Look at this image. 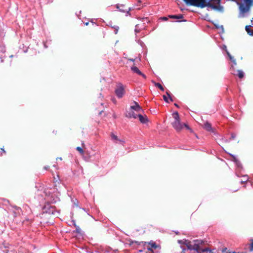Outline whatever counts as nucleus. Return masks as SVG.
<instances>
[{"label": "nucleus", "instance_id": "5701e85b", "mask_svg": "<svg viewBox=\"0 0 253 253\" xmlns=\"http://www.w3.org/2000/svg\"><path fill=\"white\" fill-rule=\"evenodd\" d=\"M163 98L165 102H169L168 97L166 95H163Z\"/></svg>", "mask_w": 253, "mask_h": 253}, {"label": "nucleus", "instance_id": "f704fd0d", "mask_svg": "<svg viewBox=\"0 0 253 253\" xmlns=\"http://www.w3.org/2000/svg\"><path fill=\"white\" fill-rule=\"evenodd\" d=\"M131 61H134V59H131Z\"/></svg>", "mask_w": 253, "mask_h": 253}, {"label": "nucleus", "instance_id": "f8f14e48", "mask_svg": "<svg viewBox=\"0 0 253 253\" xmlns=\"http://www.w3.org/2000/svg\"><path fill=\"white\" fill-rule=\"evenodd\" d=\"M204 127L205 129H206L207 130H208L209 131H211L212 130V127H211V125L208 122L204 124Z\"/></svg>", "mask_w": 253, "mask_h": 253}, {"label": "nucleus", "instance_id": "c85d7f7f", "mask_svg": "<svg viewBox=\"0 0 253 253\" xmlns=\"http://www.w3.org/2000/svg\"><path fill=\"white\" fill-rule=\"evenodd\" d=\"M76 230H77V232L80 233V229L79 228V227L76 229Z\"/></svg>", "mask_w": 253, "mask_h": 253}, {"label": "nucleus", "instance_id": "4be33fe9", "mask_svg": "<svg viewBox=\"0 0 253 253\" xmlns=\"http://www.w3.org/2000/svg\"><path fill=\"white\" fill-rule=\"evenodd\" d=\"M166 93H167V95H168V97L169 98L170 100L171 101H172V98H171V96H170V92H169V91H167L166 92Z\"/></svg>", "mask_w": 253, "mask_h": 253}, {"label": "nucleus", "instance_id": "0eeeda50", "mask_svg": "<svg viewBox=\"0 0 253 253\" xmlns=\"http://www.w3.org/2000/svg\"><path fill=\"white\" fill-rule=\"evenodd\" d=\"M5 52V46L2 44H0V62H2V58L4 57V53Z\"/></svg>", "mask_w": 253, "mask_h": 253}, {"label": "nucleus", "instance_id": "9b49d317", "mask_svg": "<svg viewBox=\"0 0 253 253\" xmlns=\"http://www.w3.org/2000/svg\"><path fill=\"white\" fill-rule=\"evenodd\" d=\"M148 244L149 246L147 247V249L149 251H153V249H155L158 247L155 242L153 241L148 243Z\"/></svg>", "mask_w": 253, "mask_h": 253}, {"label": "nucleus", "instance_id": "412c9836", "mask_svg": "<svg viewBox=\"0 0 253 253\" xmlns=\"http://www.w3.org/2000/svg\"><path fill=\"white\" fill-rule=\"evenodd\" d=\"M140 29L139 27V25H136L135 26V32L136 33H139L140 32Z\"/></svg>", "mask_w": 253, "mask_h": 253}, {"label": "nucleus", "instance_id": "72a5a7b5", "mask_svg": "<svg viewBox=\"0 0 253 253\" xmlns=\"http://www.w3.org/2000/svg\"><path fill=\"white\" fill-rule=\"evenodd\" d=\"M59 160H62L61 158H59Z\"/></svg>", "mask_w": 253, "mask_h": 253}, {"label": "nucleus", "instance_id": "b1692460", "mask_svg": "<svg viewBox=\"0 0 253 253\" xmlns=\"http://www.w3.org/2000/svg\"><path fill=\"white\" fill-rule=\"evenodd\" d=\"M2 153H5V151H4V150L3 148H0V156L2 155Z\"/></svg>", "mask_w": 253, "mask_h": 253}, {"label": "nucleus", "instance_id": "1a4fd4ad", "mask_svg": "<svg viewBox=\"0 0 253 253\" xmlns=\"http://www.w3.org/2000/svg\"><path fill=\"white\" fill-rule=\"evenodd\" d=\"M137 117L139 121L142 124H145L148 121V118L146 115L143 116L141 114H138Z\"/></svg>", "mask_w": 253, "mask_h": 253}, {"label": "nucleus", "instance_id": "473e14b6", "mask_svg": "<svg viewBox=\"0 0 253 253\" xmlns=\"http://www.w3.org/2000/svg\"><path fill=\"white\" fill-rule=\"evenodd\" d=\"M139 252H142V250H139Z\"/></svg>", "mask_w": 253, "mask_h": 253}, {"label": "nucleus", "instance_id": "39448f33", "mask_svg": "<svg viewBox=\"0 0 253 253\" xmlns=\"http://www.w3.org/2000/svg\"><path fill=\"white\" fill-rule=\"evenodd\" d=\"M134 105H132L130 107V109L133 111H135L136 112L139 113L143 111L141 107L139 106V105L136 102H134Z\"/></svg>", "mask_w": 253, "mask_h": 253}, {"label": "nucleus", "instance_id": "20e7f679", "mask_svg": "<svg viewBox=\"0 0 253 253\" xmlns=\"http://www.w3.org/2000/svg\"><path fill=\"white\" fill-rule=\"evenodd\" d=\"M172 126L177 131H180L183 128V124L180 122L179 120L174 121L172 123Z\"/></svg>", "mask_w": 253, "mask_h": 253}, {"label": "nucleus", "instance_id": "2f4dec72", "mask_svg": "<svg viewBox=\"0 0 253 253\" xmlns=\"http://www.w3.org/2000/svg\"><path fill=\"white\" fill-rule=\"evenodd\" d=\"M221 29H222V30H223V26H221Z\"/></svg>", "mask_w": 253, "mask_h": 253}, {"label": "nucleus", "instance_id": "aec40b11", "mask_svg": "<svg viewBox=\"0 0 253 253\" xmlns=\"http://www.w3.org/2000/svg\"><path fill=\"white\" fill-rule=\"evenodd\" d=\"M76 149H77V150H78L80 152V154H84V150H83V149L81 147H77L76 148Z\"/></svg>", "mask_w": 253, "mask_h": 253}, {"label": "nucleus", "instance_id": "423d86ee", "mask_svg": "<svg viewBox=\"0 0 253 253\" xmlns=\"http://www.w3.org/2000/svg\"><path fill=\"white\" fill-rule=\"evenodd\" d=\"M110 136L111 139L113 140L114 143H120L123 144L125 143V141L124 140L119 139L117 136L115 135L113 133H111Z\"/></svg>", "mask_w": 253, "mask_h": 253}, {"label": "nucleus", "instance_id": "9d476101", "mask_svg": "<svg viewBox=\"0 0 253 253\" xmlns=\"http://www.w3.org/2000/svg\"><path fill=\"white\" fill-rule=\"evenodd\" d=\"M137 116L138 115H137L136 114H135L134 112V111L132 110H129V111L127 112V113L126 115V116L128 118H134V119H136L137 118Z\"/></svg>", "mask_w": 253, "mask_h": 253}, {"label": "nucleus", "instance_id": "4468645a", "mask_svg": "<svg viewBox=\"0 0 253 253\" xmlns=\"http://www.w3.org/2000/svg\"><path fill=\"white\" fill-rule=\"evenodd\" d=\"M170 17L172 18L179 19H181L183 18V15L182 14H179V15H171Z\"/></svg>", "mask_w": 253, "mask_h": 253}, {"label": "nucleus", "instance_id": "7c9ffc66", "mask_svg": "<svg viewBox=\"0 0 253 253\" xmlns=\"http://www.w3.org/2000/svg\"><path fill=\"white\" fill-rule=\"evenodd\" d=\"M174 105H175L176 107H178V105H177V104L175 103V104H174Z\"/></svg>", "mask_w": 253, "mask_h": 253}, {"label": "nucleus", "instance_id": "c9c22d12", "mask_svg": "<svg viewBox=\"0 0 253 253\" xmlns=\"http://www.w3.org/2000/svg\"><path fill=\"white\" fill-rule=\"evenodd\" d=\"M244 177H247V176H246V175H244Z\"/></svg>", "mask_w": 253, "mask_h": 253}, {"label": "nucleus", "instance_id": "f03ea898", "mask_svg": "<svg viewBox=\"0 0 253 253\" xmlns=\"http://www.w3.org/2000/svg\"><path fill=\"white\" fill-rule=\"evenodd\" d=\"M115 91L118 98H122L125 93V88L123 84H118Z\"/></svg>", "mask_w": 253, "mask_h": 253}, {"label": "nucleus", "instance_id": "a211bd4d", "mask_svg": "<svg viewBox=\"0 0 253 253\" xmlns=\"http://www.w3.org/2000/svg\"><path fill=\"white\" fill-rule=\"evenodd\" d=\"M238 76L239 78L241 79L244 77V73L243 71L239 70L238 71Z\"/></svg>", "mask_w": 253, "mask_h": 253}, {"label": "nucleus", "instance_id": "dca6fc26", "mask_svg": "<svg viewBox=\"0 0 253 253\" xmlns=\"http://www.w3.org/2000/svg\"><path fill=\"white\" fill-rule=\"evenodd\" d=\"M49 213H51L52 214L57 215V214H56V211L54 210V209L53 207H51L50 209H49Z\"/></svg>", "mask_w": 253, "mask_h": 253}, {"label": "nucleus", "instance_id": "7ed1b4c3", "mask_svg": "<svg viewBox=\"0 0 253 253\" xmlns=\"http://www.w3.org/2000/svg\"><path fill=\"white\" fill-rule=\"evenodd\" d=\"M231 156L233 158V161L235 162L236 166L237 167L236 175L238 177H240V175L238 173V171L240 170V169L242 168L241 164L235 156L231 155Z\"/></svg>", "mask_w": 253, "mask_h": 253}, {"label": "nucleus", "instance_id": "ddd939ff", "mask_svg": "<svg viewBox=\"0 0 253 253\" xmlns=\"http://www.w3.org/2000/svg\"><path fill=\"white\" fill-rule=\"evenodd\" d=\"M246 31L249 35H253V30L251 29L250 26H246L245 28Z\"/></svg>", "mask_w": 253, "mask_h": 253}, {"label": "nucleus", "instance_id": "6ab92c4d", "mask_svg": "<svg viewBox=\"0 0 253 253\" xmlns=\"http://www.w3.org/2000/svg\"><path fill=\"white\" fill-rule=\"evenodd\" d=\"M227 53L230 60L234 62V64H236L235 60L234 59V58L231 55V54L228 52L227 51Z\"/></svg>", "mask_w": 253, "mask_h": 253}, {"label": "nucleus", "instance_id": "c756f323", "mask_svg": "<svg viewBox=\"0 0 253 253\" xmlns=\"http://www.w3.org/2000/svg\"><path fill=\"white\" fill-rule=\"evenodd\" d=\"M44 169H45V170H47L48 169H49V167L48 166H45L44 167Z\"/></svg>", "mask_w": 253, "mask_h": 253}, {"label": "nucleus", "instance_id": "cd10ccee", "mask_svg": "<svg viewBox=\"0 0 253 253\" xmlns=\"http://www.w3.org/2000/svg\"><path fill=\"white\" fill-rule=\"evenodd\" d=\"M183 126H184L188 129H189L190 128L189 126L187 125H186V124H183Z\"/></svg>", "mask_w": 253, "mask_h": 253}, {"label": "nucleus", "instance_id": "bb28decb", "mask_svg": "<svg viewBox=\"0 0 253 253\" xmlns=\"http://www.w3.org/2000/svg\"><path fill=\"white\" fill-rule=\"evenodd\" d=\"M118 29H119V27L117 26L116 28H115V34H117L118 31Z\"/></svg>", "mask_w": 253, "mask_h": 253}, {"label": "nucleus", "instance_id": "a878e982", "mask_svg": "<svg viewBox=\"0 0 253 253\" xmlns=\"http://www.w3.org/2000/svg\"><path fill=\"white\" fill-rule=\"evenodd\" d=\"M250 250L251 251H253V241L252 242V243H251V246H250Z\"/></svg>", "mask_w": 253, "mask_h": 253}, {"label": "nucleus", "instance_id": "393cba45", "mask_svg": "<svg viewBox=\"0 0 253 253\" xmlns=\"http://www.w3.org/2000/svg\"><path fill=\"white\" fill-rule=\"evenodd\" d=\"M236 135L235 133L231 134V138L232 139H234L235 138Z\"/></svg>", "mask_w": 253, "mask_h": 253}, {"label": "nucleus", "instance_id": "f3484780", "mask_svg": "<svg viewBox=\"0 0 253 253\" xmlns=\"http://www.w3.org/2000/svg\"><path fill=\"white\" fill-rule=\"evenodd\" d=\"M155 85L156 86L158 87V88H159L162 91H164V88L163 87V86L159 83H156L155 84Z\"/></svg>", "mask_w": 253, "mask_h": 253}, {"label": "nucleus", "instance_id": "6e6552de", "mask_svg": "<svg viewBox=\"0 0 253 253\" xmlns=\"http://www.w3.org/2000/svg\"><path fill=\"white\" fill-rule=\"evenodd\" d=\"M131 70L137 74L139 75L142 76L144 79L146 78V76L143 73H142L139 69L136 66H132Z\"/></svg>", "mask_w": 253, "mask_h": 253}, {"label": "nucleus", "instance_id": "2eb2a0df", "mask_svg": "<svg viewBox=\"0 0 253 253\" xmlns=\"http://www.w3.org/2000/svg\"><path fill=\"white\" fill-rule=\"evenodd\" d=\"M173 118L174 119V121L179 120V117L178 112H175L172 114Z\"/></svg>", "mask_w": 253, "mask_h": 253}, {"label": "nucleus", "instance_id": "f257e3e1", "mask_svg": "<svg viewBox=\"0 0 253 253\" xmlns=\"http://www.w3.org/2000/svg\"><path fill=\"white\" fill-rule=\"evenodd\" d=\"M244 3L237 2L239 5V17L243 18L248 15L252 4V0H243Z\"/></svg>", "mask_w": 253, "mask_h": 253}]
</instances>
